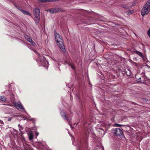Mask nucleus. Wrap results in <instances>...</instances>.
Masks as SVG:
<instances>
[{"mask_svg":"<svg viewBox=\"0 0 150 150\" xmlns=\"http://www.w3.org/2000/svg\"><path fill=\"white\" fill-rule=\"evenodd\" d=\"M122 126V125H120V124H117V123H116V124H115L114 125V126H115L117 127H120Z\"/></svg>","mask_w":150,"mask_h":150,"instance_id":"nucleus-22","label":"nucleus"},{"mask_svg":"<svg viewBox=\"0 0 150 150\" xmlns=\"http://www.w3.org/2000/svg\"><path fill=\"white\" fill-rule=\"evenodd\" d=\"M14 116H12V117H8L7 118H8V121H11V120L12 119V117H13Z\"/></svg>","mask_w":150,"mask_h":150,"instance_id":"nucleus-23","label":"nucleus"},{"mask_svg":"<svg viewBox=\"0 0 150 150\" xmlns=\"http://www.w3.org/2000/svg\"><path fill=\"white\" fill-rule=\"evenodd\" d=\"M144 6H146V7H148V8H149L150 6V0L148 1Z\"/></svg>","mask_w":150,"mask_h":150,"instance_id":"nucleus-16","label":"nucleus"},{"mask_svg":"<svg viewBox=\"0 0 150 150\" xmlns=\"http://www.w3.org/2000/svg\"><path fill=\"white\" fill-rule=\"evenodd\" d=\"M35 21L36 23H38L39 22L40 16H35Z\"/></svg>","mask_w":150,"mask_h":150,"instance_id":"nucleus-11","label":"nucleus"},{"mask_svg":"<svg viewBox=\"0 0 150 150\" xmlns=\"http://www.w3.org/2000/svg\"><path fill=\"white\" fill-rule=\"evenodd\" d=\"M68 64L69 66L71 67V68L72 69H75L74 65L73 63L71 62H69L68 63Z\"/></svg>","mask_w":150,"mask_h":150,"instance_id":"nucleus-12","label":"nucleus"},{"mask_svg":"<svg viewBox=\"0 0 150 150\" xmlns=\"http://www.w3.org/2000/svg\"><path fill=\"white\" fill-rule=\"evenodd\" d=\"M52 59L53 60H54V58H52Z\"/></svg>","mask_w":150,"mask_h":150,"instance_id":"nucleus-28","label":"nucleus"},{"mask_svg":"<svg viewBox=\"0 0 150 150\" xmlns=\"http://www.w3.org/2000/svg\"><path fill=\"white\" fill-rule=\"evenodd\" d=\"M132 5H133V6H134V5L133 4Z\"/></svg>","mask_w":150,"mask_h":150,"instance_id":"nucleus-29","label":"nucleus"},{"mask_svg":"<svg viewBox=\"0 0 150 150\" xmlns=\"http://www.w3.org/2000/svg\"><path fill=\"white\" fill-rule=\"evenodd\" d=\"M150 10V8H148V7H146V6H144L141 11L142 15L144 16L147 14L149 13Z\"/></svg>","mask_w":150,"mask_h":150,"instance_id":"nucleus-5","label":"nucleus"},{"mask_svg":"<svg viewBox=\"0 0 150 150\" xmlns=\"http://www.w3.org/2000/svg\"><path fill=\"white\" fill-rule=\"evenodd\" d=\"M149 68H150V67H149Z\"/></svg>","mask_w":150,"mask_h":150,"instance_id":"nucleus-32","label":"nucleus"},{"mask_svg":"<svg viewBox=\"0 0 150 150\" xmlns=\"http://www.w3.org/2000/svg\"><path fill=\"white\" fill-rule=\"evenodd\" d=\"M56 9H52L50 10V11L52 13H53L55 12H56Z\"/></svg>","mask_w":150,"mask_h":150,"instance_id":"nucleus-19","label":"nucleus"},{"mask_svg":"<svg viewBox=\"0 0 150 150\" xmlns=\"http://www.w3.org/2000/svg\"><path fill=\"white\" fill-rule=\"evenodd\" d=\"M39 134L38 133L36 132V135L37 136Z\"/></svg>","mask_w":150,"mask_h":150,"instance_id":"nucleus-27","label":"nucleus"},{"mask_svg":"<svg viewBox=\"0 0 150 150\" xmlns=\"http://www.w3.org/2000/svg\"><path fill=\"white\" fill-rule=\"evenodd\" d=\"M147 34L148 35V36L150 37V28L147 31Z\"/></svg>","mask_w":150,"mask_h":150,"instance_id":"nucleus-24","label":"nucleus"},{"mask_svg":"<svg viewBox=\"0 0 150 150\" xmlns=\"http://www.w3.org/2000/svg\"><path fill=\"white\" fill-rule=\"evenodd\" d=\"M39 2H50L51 1V0H38Z\"/></svg>","mask_w":150,"mask_h":150,"instance_id":"nucleus-15","label":"nucleus"},{"mask_svg":"<svg viewBox=\"0 0 150 150\" xmlns=\"http://www.w3.org/2000/svg\"><path fill=\"white\" fill-rule=\"evenodd\" d=\"M135 53L138 55L139 56H140L141 57L143 58L144 57V56L143 54L140 52H139L138 51H136Z\"/></svg>","mask_w":150,"mask_h":150,"instance_id":"nucleus-14","label":"nucleus"},{"mask_svg":"<svg viewBox=\"0 0 150 150\" xmlns=\"http://www.w3.org/2000/svg\"><path fill=\"white\" fill-rule=\"evenodd\" d=\"M6 98L4 96H0V100L5 101L6 100Z\"/></svg>","mask_w":150,"mask_h":150,"instance_id":"nucleus-17","label":"nucleus"},{"mask_svg":"<svg viewBox=\"0 0 150 150\" xmlns=\"http://www.w3.org/2000/svg\"><path fill=\"white\" fill-rule=\"evenodd\" d=\"M3 122L2 121L0 120V123L1 124H3Z\"/></svg>","mask_w":150,"mask_h":150,"instance_id":"nucleus-26","label":"nucleus"},{"mask_svg":"<svg viewBox=\"0 0 150 150\" xmlns=\"http://www.w3.org/2000/svg\"><path fill=\"white\" fill-rule=\"evenodd\" d=\"M133 12V11L132 10H129L126 13L127 15H129L132 14Z\"/></svg>","mask_w":150,"mask_h":150,"instance_id":"nucleus-18","label":"nucleus"},{"mask_svg":"<svg viewBox=\"0 0 150 150\" xmlns=\"http://www.w3.org/2000/svg\"><path fill=\"white\" fill-rule=\"evenodd\" d=\"M38 144L39 145H40V146H42V143H40V142H38Z\"/></svg>","mask_w":150,"mask_h":150,"instance_id":"nucleus-25","label":"nucleus"},{"mask_svg":"<svg viewBox=\"0 0 150 150\" xmlns=\"http://www.w3.org/2000/svg\"><path fill=\"white\" fill-rule=\"evenodd\" d=\"M15 107L18 110L21 109L24 112L27 113L25 112V110L22 106V104H21L20 102H16L13 103Z\"/></svg>","mask_w":150,"mask_h":150,"instance_id":"nucleus-4","label":"nucleus"},{"mask_svg":"<svg viewBox=\"0 0 150 150\" xmlns=\"http://www.w3.org/2000/svg\"><path fill=\"white\" fill-rule=\"evenodd\" d=\"M38 55V59L37 60L38 62H40L41 64L44 67H47L48 63L46 60L45 57L42 55H40L36 51H34Z\"/></svg>","mask_w":150,"mask_h":150,"instance_id":"nucleus-2","label":"nucleus"},{"mask_svg":"<svg viewBox=\"0 0 150 150\" xmlns=\"http://www.w3.org/2000/svg\"><path fill=\"white\" fill-rule=\"evenodd\" d=\"M121 7H123V8H127V9L129 8V7H130V6H126L124 5H121Z\"/></svg>","mask_w":150,"mask_h":150,"instance_id":"nucleus-20","label":"nucleus"},{"mask_svg":"<svg viewBox=\"0 0 150 150\" xmlns=\"http://www.w3.org/2000/svg\"><path fill=\"white\" fill-rule=\"evenodd\" d=\"M112 132L116 134L117 136L121 137L123 136V133L121 129L118 128L113 129L112 130Z\"/></svg>","mask_w":150,"mask_h":150,"instance_id":"nucleus-3","label":"nucleus"},{"mask_svg":"<svg viewBox=\"0 0 150 150\" xmlns=\"http://www.w3.org/2000/svg\"><path fill=\"white\" fill-rule=\"evenodd\" d=\"M138 76V75H136V76H135V77H136V79H137V81L138 82H140L141 81V77H139V78H137V77Z\"/></svg>","mask_w":150,"mask_h":150,"instance_id":"nucleus-21","label":"nucleus"},{"mask_svg":"<svg viewBox=\"0 0 150 150\" xmlns=\"http://www.w3.org/2000/svg\"><path fill=\"white\" fill-rule=\"evenodd\" d=\"M25 38L28 41L30 42L32 44H34V42L33 41L32 39L28 36H26V37H25Z\"/></svg>","mask_w":150,"mask_h":150,"instance_id":"nucleus-10","label":"nucleus"},{"mask_svg":"<svg viewBox=\"0 0 150 150\" xmlns=\"http://www.w3.org/2000/svg\"><path fill=\"white\" fill-rule=\"evenodd\" d=\"M28 134L30 140L33 139V135L32 132H30Z\"/></svg>","mask_w":150,"mask_h":150,"instance_id":"nucleus-8","label":"nucleus"},{"mask_svg":"<svg viewBox=\"0 0 150 150\" xmlns=\"http://www.w3.org/2000/svg\"><path fill=\"white\" fill-rule=\"evenodd\" d=\"M35 16H40V10L38 8H35L33 10Z\"/></svg>","mask_w":150,"mask_h":150,"instance_id":"nucleus-7","label":"nucleus"},{"mask_svg":"<svg viewBox=\"0 0 150 150\" xmlns=\"http://www.w3.org/2000/svg\"><path fill=\"white\" fill-rule=\"evenodd\" d=\"M58 65H59V63H58Z\"/></svg>","mask_w":150,"mask_h":150,"instance_id":"nucleus-31","label":"nucleus"},{"mask_svg":"<svg viewBox=\"0 0 150 150\" xmlns=\"http://www.w3.org/2000/svg\"><path fill=\"white\" fill-rule=\"evenodd\" d=\"M21 12H22L24 14L27 15H30V13L27 11H26L22 9H18Z\"/></svg>","mask_w":150,"mask_h":150,"instance_id":"nucleus-9","label":"nucleus"},{"mask_svg":"<svg viewBox=\"0 0 150 150\" xmlns=\"http://www.w3.org/2000/svg\"><path fill=\"white\" fill-rule=\"evenodd\" d=\"M23 146L24 147V150H28V148H29V146L25 143H23Z\"/></svg>","mask_w":150,"mask_h":150,"instance_id":"nucleus-13","label":"nucleus"},{"mask_svg":"<svg viewBox=\"0 0 150 150\" xmlns=\"http://www.w3.org/2000/svg\"><path fill=\"white\" fill-rule=\"evenodd\" d=\"M60 114L62 117L64 119L66 120H69L70 119V118H69L66 116L65 112L63 110H62L61 111Z\"/></svg>","mask_w":150,"mask_h":150,"instance_id":"nucleus-6","label":"nucleus"},{"mask_svg":"<svg viewBox=\"0 0 150 150\" xmlns=\"http://www.w3.org/2000/svg\"><path fill=\"white\" fill-rule=\"evenodd\" d=\"M54 35L55 37V40L57 42V45L59 46V48L63 52L65 51L63 43V41L62 37L59 34L55 32L54 33Z\"/></svg>","mask_w":150,"mask_h":150,"instance_id":"nucleus-1","label":"nucleus"},{"mask_svg":"<svg viewBox=\"0 0 150 150\" xmlns=\"http://www.w3.org/2000/svg\"><path fill=\"white\" fill-rule=\"evenodd\" d=\"M19 130H20V131H21V129H19Z\"/></svg>","mask_w":150,"mask_h":150,"instance_id":"nucleus-30","label":"nucleus"}]
</instances>
